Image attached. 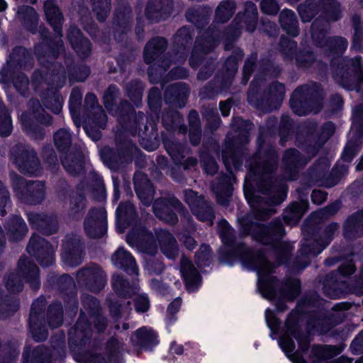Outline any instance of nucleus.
Wrapping results in <instances>:
<instances>
[{"instance_id": "obj_18", "label": "nucleus", "mask_w": 363, "mask_h": 363, "mask_svg": "<svg viewBox=\"0 0 363 363\" xmlns=\"http://www.w3.org/2000/svg\"><path fill=\"white\" fill-rule=\"evenodd\" d=\"M257 9L255 4L251 1H247L245 5V12L242 16L238 15L235 19L234 22L238 25L230 33V35L234 38L239 36L240 33V28L243 24L246 26V29L249 32H253L255 30L257 25Z\"/></svg>"}, {"instance_id": "obj_34", "label": "nucleus", "mask_w": 363, "mask_h": 363, "mask_svg": "<svg viewBox=\"0 0 363 363\" xmlns=\"http://www.w3.org/2000/svg\"><path fill=\"white\" fill-rule=\"evenodd\" d=\"M167 42L163 38H155L146 45L144 50L145 61L147 64L153 62L166 48Z\"/></svg>"}, {"instance_id": "obj_12", "label": "nucleus", "mask_w": 363, "mask_h": 363, "mask_svg": "<svg viewBox=\"0 0 363 363\" xmlns=\"http://www.w3.org/2000/svg\"><path fill=\"white\" fill-rule=\"evenodd\" d=\"M184 199L199 220L208 222L209 225L213 224L214 215L211 203L199 197L195 191L190 189L184 191Z\"/></svg>"}, {"instance_id": "obj_52", "label": "nucleus", "mask_w": 363, "mask_h": 363, "mask_svg": "<svg viewBox=\"0 0 363 363\" xmlns=\"http://www.w3.org/2000/svg\"><path fill=\"white\" fill-rule=\"evenodd\" d=\"M243 53L241 50H238L235 52V55L229 57L225 63L226 74L229 76L234 75L238 70V61L242 58Z\"/></svg>"}, {"instance_id": "obj_29", "label": "nucleus", "mask_w": 363, "mask_h": 363, "mask_svg": "<svg viewBox=\"0 0 363 363\" xmlns=\"http://www.w3.org/2000/svg\"><path fill=\"white\" fill-rule=\"evenodd\" d=\"M157 235L162 252L169 259L177 257L179 249L174 236L164 230H160Z\"/></svg>"}, {"instance_id": "obj_4", "label": "nucleus", "mask_w": 363, "mask_h": 363, "mask_svg": "<svg viewBox=\"0 0 363 363\" xmlns=\"http://www.w3.org/2000/svg\"><path fill=\"white\" fill-rule=\"evenodd\" d=\"M66 76L64 72L56 74L46 75L45 81H40L35 86V91L40 96L43 104L47 108L55 113H59L62 108L63 99L56 91L65 83Z\"/></svg>"}, {"instance_id": "obj_47", "label": "nucleus", "mask_w": 363, "mask_h": 363, "mask_svg": "<svg viewBox=\"0 0 363 363\" xmlns=\"http://www.w3.org/2000/svg\"><path fill=\"white\" fill-rule=\"evenodd\" d=\"M48 323L51 328H57L62 323V307L60 303H55L49 307Z\"/></svg>"}, {"instance_id": "obj_49", "label": "nucleus", "mask_w": 363, "mask_h": 363, "mask_svg": "<svg viewBox=\"0 0 363 363\" xmlns=\"http://www.w3.org/2000/svg\"><path fill=\"white\" fill-rule=\"evenodd\" d=\"M112 286L116 293L120 296H130L129 284L120 275H114L112 278Z\"/></svg>"}, {"instance_id": "obj_37", "label": "nucleus", "mask_w": 363, "mask_h": 363, "mask_svg": "<svg viewBox=\"0 0 363 363\" xmlns=\"http://www.w3.org/2000/svg\"><path fill=\"white\" fill-rule=\"evenodd\" d=\"M6 228L11 238L13 240L23 238L28 231L26 224L23 218L17 216H12L9 219Z\"/></svg>"}, {"instance_id": "obj_3", "label": "nucleus", "mask_w": 363, "mask_h": 363, "mask_svg": "<svg viewBox=\"0 0 363 363\" xmlns=\"http://www.w3.org/2000/svg\"><path fill=\"white\" fill-rule=\"evenodd\" d=\"M322 94L315 83L303 85L293 93L290 104L294 113L304 116L309 113H318L322 108Z\"/></svg>"}, {"instance_id": "obj_11", "label": "nucleus", "mask_w": 363, "mask_h": 363, "mask_svg": "<svg viewBox=\"0 0 363 363\" xmlns=\"http://www.w3.org/2000/svg\"><path fill=\"white\" fill-rule=\"evenodd\" d=\"M56 246L51 245L45 240L34 234L27 247L29 255L36 257L39 263L44 267L51 265L55 261Z\"/></svg>"}, {"instance_id": "obj_53", "label": "nucleus", "mask_w": 363, "mask_h": 363, "mask_svg": "<svg viewBox=\"0 0 363 363\" xmlns=\"http://www.w3.org/2000/svg\"><path fill=\"white\" fill-rule=\"evenodd\" d=\"M62 163L66 171L72 174H79L82 169L81 162L74 160L70 155L62 158Z\"/></svg>"}, {"instance_id": "obj_44", "label": "nucleus", "mask_w": 363, "mask_h": 363, "mask_svg": "<svg viewBox=\"0 0 363 363\" xmlns=\"http://www.w3.org/2000/svg\"><path fill=\"white\" fill-rule=\"evenodd\" d=\"M62 41L61 39L58 40L57 42H56V49L55 48H52V49L50 50H49V52L48 53H43V47L44 45H38L35 47V52L37 54V56H38V59L40 62V63L41 65H45L46 62H48V60L46 59L47 57L50 59V60H52V59H55V57H57L59 52L60 50H63V48H62Z\"/></svg>"}, {"instance_id": "obj_1", "label": "nucleus", "mask_w": 363, "mask_h": 363, "mask_svg": "<svg viewBox=\"0 0 363 363\" xmlns=\"http://www.w3.org/2000/svg\"><path fill=\"white\" fill-rule=\"evenodd\" d=\"M258 151L249 162L250 172L245 178L244 193L251 206L252 215L239 219L240 230L245 235L263 245L276 246L277 259L284 263L293 250L289 242H281L284 230L281 221L275 220L270 225L264 226L252 221L265 219L274 211L272 206L281 203L286 196V187L282 182H273L272 172L277 162V155L272 147L262 143L258 138Z\"/></svg>"}, {"instance_id": "obj_54", "label": "nucleus", "mask_w": 363, "mask_h": 363, "mask_svg": "<svg viewBox=\"0 0 363 363\" xmlns=\"http://www.w3.org/2000/svg\"><path fill=\"white\" fill-rule=\"evenodd\" d=\"M220 238L224 244L231 245L233 242L232 229L225 220H221L218 223Z\"/></svg>"}, {"instance_id": "obj_40", "label": "nucleus", "mask_w": 363, "mask_h": 363, "mask_svg": "<svg viewBox=\"0 0 363 363\" xmlns=\"http://www.w3.org/2000/svg\"><path fill=\"white\" fill-rule=\"evenodd\" d=\"M279 21L283 29L285 30L288 34L296 37L299 33V30L297 26V21L294 13L289 9L283 10L279 16Z\"/></svg>"}, {"instance_id": "obj_26", "label": "nucleus", "mask_w": 363, "mask_h": 363, "mask_svg": "<svg viewBox=\"0 0 363 363\" xmlns=\"http://www.w3.org/2000/svg\"><path fill=\"white\" fill-rule=\"evenodd\" d=\"M113 264L117 267L124 269L129 274H138V265L132 255L121 247L112 255Z\"/></svg>"}, {"instance_id": "obj_19", "label": "nucleus", "mask_w": 363, "mask_h": 363, "mask_svg": "<svg viewBox=\"0 0 363 363\" xmlns=\"http://www.w3.org/2000/svg\"><path fill=\"white\" fill-rule=\"evenodd\" d=\"M126 241L129 245H137L143 252L148 255H153L157 251L153 235L145 229L141 230L138 233L134 231L130 232L127 235Z\"/></svg>"}, {"instance_id": "obj_7", "label": "nucleus", "mask_w": 363, "mask_h": 363, "mask_svg": "<svg viewBox=\"0 0 363 363\" xmlns=\"http://www.w3.org/2000/svg\"><path fill=\"white\" fill-rule=\"evenodd\" d=\"M91 336L90 326L86 318L81 315L75 328L69 332V347L74 352L75 359L82 363H106L99 355L91 356L89 361L79 356V350L86 345Z\"/></svg>"}, {"instance_id": "obj_45", "label": "nucleus", "mask_w": 363, "mask_h": 363, "mask_svg": "<svg viewBox=\"0 0 363 363\" xmlns=\"http://www.w3.org/2000/svg\"><path fill=\"white\" fill-rule=\"evenodd\" d=\"M235 11V4L231 0L221 2L216 10V18L220 22L228 21Z\"/></svg>"}, {"instance_id": "obj_46", "label": "nucleus", "mask_w": 363, "mask_h": 363, "mask_svg": "<svg viewBox=\"0 0 363 363\" xmlns=\"http://www.w3.org/2000/svg\"><path fill=\"white\" fill-rule=\"evenodd\" d=\"M54 141L56 147L60 151H65L67 150L72 144L71 135L67 129L62 128L55 133Z\"/></svg>"}, {"instance_id": "obj_38", "label": "nucleus", "mask_w": 363, "mask_h": 363, "mask_svg": "<svg viewBox=\"0 0 363 363\" xmlns=\"http://www.w3.org/2000/svg\"><path fill=\"white\" fill-rule=\"evenodd\" d=\"M157 337L156 333L151 328L143 327L135 332L132 341L141 347H149L157 343Z\"/></svg>"}, {"instance_id": "obj_14", "label": "nucleus", "mask_w": 363, "mask_h": 363, "mask_svg": "<svg viewBox=\"0 0 363 363\" xmlns=\"http://www.w3.org/2000/svg\"><path fill=\"white\" fill-rule=\"evenodd\" d=\"M77 280L79 284L96 292L104 287L106 279L102 269L99 266L92 264L79 271Z\"/></svg>"}, {"instance_id": "obj_5", "label": "nucleus", "mask_w": 363, "mask_h": 363, "mask_svg": "<svg viewBox=\"0 0 363 363\" xmlns=\"http://www.w3.org/2000/svg\"><path fill=\"white\" fill-rule=\"evenodd\" d=\"M329 22L317 18L311 26V37L315 45L328 55L342 54L347 48V41L342 37L326 38Z\"/></svg>"}, {"instance_id": "obj_39", "label": "nucleus", "mask_w": 363, "mask_h": 363, "mask_svg": "<svg viewBox=\"0 0 363 363\" xmlns=\"http://www.w3.org/2000/svg\"><path fill=\"white\" fill-rule=\"evenodd\" d=\"M85 106L94 111V122L99 127L104 128L107 117L101 107L97 106L96 97L93 94H88L85 98Z\"/></svg>"}, {"instance_id": "obj_41", "label": "nucleus", "mask_w": 363, "mask_h": 363, "mask_svg": "<svg viewBox=\"0 0 363 363\" xmlns=\"http://www.w3.org/2000/svg\"><path fill=\"white\" fill-rule=\"evenodd\" d=\"M363 233V211L357 213L347 219L345 224V236L347 238L353 234Z\"/></svg>"}, {"instance_id": "obj_28", "label": "nucleus", "mask_w": 363, "mask_h": 363, "mask_svg": "<svg viewBox=\"0 0 363 363\" xmlns=\"http://www.w3.org/2000/svg\"><path fill=\"white\" fill-rule=\"evenodd\" d=\"M18 273L30 283L32 288L36 289L40 286L39 270L38 267L27 258L20 259L18 262Z\"/></svg>"}, {"instance_id": "obj_30", "label": "nucleus", "mask_w": 363, "mask_h": 363, "mask_svg": "<svg viewBox=\"0 0 363 363\" xmlns=\"http://www.w3.org/2000/svg\"><path fill=\"white\" fill-rule=\"evenodd\" d=\"M67 38L72 48L80 57H85L89 55L91 51L90 43L82 36L78 28L71 27L67 33Z\"/></svg>"}, {"instance_id": "obj_48", "label": "nucleus", "mask_w": 363, "mask_h": 363, "mask_svg": "<svg viewBox=\"0 0 363 363\" xmlns=\"http://www.w3.org/2000/svg\"><path fill=\"white\" fill-rule=\"evenodd\" d=\"M12 130L11 118L4 105L0 101V135L8 136Z\"/></svg>"}, {"instance_id": "obj_35", "label": "nucleus", "mask_w": 363, "mask_h": 363, "mask_svg": "<svg viewBox=\"0 0 363 363\" xmlns=\"http://www.w3.org/2000/svg\"><path fill=\"white\" fill-rule=\"evenodd\" d=\"M45 14L50 24L53 28L55 32L60 37L62 36L61 26L62 16L59 9L55 6L52 0H47L44 5Z\"/></svg>"}, {"instance_id": "obj_33", "label": "nucleus", "mask_w": 363, "mask_h": 363, "mask_svg": "<svg viewBox=\"0 0 363 363\" xmlns=\"http://www.w3.org/2000/svg\"><path fill=\"white\" fill-rule=\"evenodd\" d=\"M216 40L212 37H208L204 41L200 38H197L189 60L191 66L196 67L201 60L203 54L211 50L216 45Z\"/></svg>"}, {"instance_id": "obj_62", "label": "nucleus", "mask_w": 363, "mask_h": 363, "mask_svg": "<svg viewBox=\"0 0 363 363\" xmlns=\"http://www.w3.org/2000/svg\"><path fill=\"white\" fill-rule=\"evenodd\" d=\"M265 320L267 324L272 331L271 336L274 338L273 334H277L278 328L279 327V321L277 318L274 315L273 311L269 308L265 311Z\"/></svg>"}, {"instance_id": "obj_43", "label": "nucleus", "mask_w": 363, "mask_h": 363, "mask_svg": "<svg viewBox=\"0 0 363 363\" xmlns=\"http://www.w3.org/2000/svg\"><path fill=\"white\" fill-rule=\"evenodd\" d=\"M85 208L84 196L81 194H74L70 199L69 214L73 218L80 217L83 215Z\"/></svg>"}, {"instance_id": "obj_17", "label": "nucleus", "mask_w": 363, "mask_h": 363, "mask_svg": "<svg viewBox=\"0 0 363 363\" xmlns=\"http://www.w3.org/2000/svg\"><path fill=\"white\" fill-rule=\"evenodd\" d=\"M62 262L67 267H76L82 262V246L76 236H69L62 245Z\"/></svg>"}, {"instance_id": "obj_24", "label": "nucleus", "mask_w": 363, "mask_h": 363, "mask_svg": "<svg viewBox=\"0 0 363 363\" xmlns=\"http://www.w3.org/2000/svg\"><path fill=\"white\" fill-rule=\"evenodd\" d=\"M57 354L59 355V358H62L65 356L64 348L61 347L50 352L44 346H39L33 351L30 356L26 351L23 357L26 363H51L52 359L57 357Z\"/></svg>"}, {"instance_id": "obj_60", "label": "nucleus", "mask_w": 363, "mask_h": 363, "mask_svg": "<svg viewBox=\"0 0 363 363\" xmlns=\"http://www.w3.org/2000/svg\"><path fill=\"white\" fill-rule=\"evenodd\" d=\"M118 89L116 86H110L106 91L104 96V101L105 107L108 111L113 110V106L115 104L116 97L118 96Z\"/></svg>"}, {"instance_id": "obj_15", "label": "nucleus", "mask_w": 363, "mask_h": 363, "mask_svg": "<svg viewBox=\"0 0 363 363\" xmlns=\"http://www.w3.org/2000/svg\"><path fill=\"white\" fill-rule=\"evenodd\" d=\"M14 161L20 172L23 174L37 175L40 171L36 154L30 147L19 146L17 154L14 155Z\"/></svg>"}, {"instance_id": "obj_57", "label": "nucleus", "mask_w": 363, "mask_h": 363, "mask_svg": "<svg viewBox=\"0 0 363 363\" xmlns=\"http://www.w3.org/2000/svg\"><path fill=\"white\" fill-rule=\"evenodd\" d=\"M313 0H307L306 3L298 6V11L301 18L303 22L311 20L314 16V11L316 6L313 5Z\"/></svg>"}, {"instance_id": "obj_56", "label": "nucleus", "mask_w": 363, "mask_h": 363, "mask_svg": "<svg viewBox=\"0 0 363 363\" xmlns=\"http://www.w3.org/2000/svg\"><path fill=\"white\" fill-rule=\"evenodd\" d=\"M118 218L128 220L135 215V208L133 205L130 203H122L116 209Z\"/></svg>"}, {"instance_id": "obj_16", "label": "nucleus", "mask_w": 363, "mask_h": 363, "mask_svg": "<svg viewBox=\"0 0 363 363\" xmlns=\"http://www.w3.org/2000/svg\"><path fill=\"white\" fill-rule=\"evenodd\" d=\"M107 228L106 212L104 208L93 209L89 211L84 221V229L90 238L103 236Z\"/></svg>"}, {"instance_id": "obj_55", "label": "nucleus", "mask_w": 363, "mask_h": 363, "mask_svg": "<svg viewBox=\"0 0 363 363\" xmlns=\"http://www.w3.org/2000/svg\"><path fill=\"white\" fill-rule=\"evenodd\" d=\"M18 17L24 21L25 22H30L31 23H36L38 20V14L30 6H22L17 12Z\"/></svg>"}, {"instance_id": "obj_51", "label": "nucleus", "mask_w": 363, "mask_h": 363, "mask_svg": "<svg viewBox=\"0 0 363 363\" xmlns=\"http://www.w3.org/2000/svg\"><path fill=\"white\" fill-rule=\"evenodd\" d=\"M33 108V116L40 123L50 124L51 123V117L45 113L38 101H32L30 104Z\"/></svg>"}, {"instance_id": "obj_20", "label": "nucleus", "mask_w": 363, "mask_h": 363, "mask_svg": "<svg viewBox=\"0 0 363 363\" xmlns=\"http://www.w3.org/2000/svg\"><path fill=\"white\" fill-rule=\"evenodd\" d=\"M27 216L29 223L33 227L45 234L50 235L57 230V221L54 216H48L44 213L30 212L28 213Z\"/></svg>"}, {"instance_id": "obj_42", "label": "nucleus", "mask_w": 363, "mask_h": 363, "mask_svg": "<svg viewBox=\"0 0 363 363\" xmlns=\"http://www.w3.org/2000/svg\"><path fill=\"white\" fill-rule=\"evenodd\" d=\"M317 6L331 21H337L341 17L340 6L335 0H320Z\"/></svg>"}, {"instance_id": "obj_32", "label": "nucleus", "mask_w": 363, "mask_h": 363, "mask_svg": "<svg viewBox=\"0 0 363 363\" xmlns=\"http://www.w3.org/2000/svg\"><path fill=\"white\" fill-rule=\"evenodd\" d=\"M308 205L306 200L292 203L283 213L285 223L290 225L297 224L306 211Z\"/></svg>"}, {"instance_id": "obj_13", "label": "nucleus", "mask_w": 363, "mask_h": 363, "mask_svg": "<svg viewBox=\"0 0 363 363\" xmlns=\"http://www.w3.org/2000/svg\"><path fill=\"white\" fill-rule=\"evenodd\" d=\"M152 208L158 218L171 225H174L178 220L176 214L172 211L173 209L184 216L181 202L175 198L157 199Z\"/></svg>"}, {"instance_id": "obj_6", "label": "nucleus", "mask_w": 363, "mask_h": 363, "mask_svg": "<svg viewBox=\"0 0 363 363\" xmlns=\"http://www.w3.org/2000/svg\"><path fill=\"white\" fill-rule=\"evenodd\" d=\"M292 337H294L298 341L301 350L306 351L308 349L310 342L309 336L300 333L298 331L296 318L294 315L291 314L285 323L284 333L279 339V345L294 363H306L302 357L296 354H291L295 349Z\"/></svg>"}, {"instance_id": "obj_27", "label": "nucleus", "mask_w": 363, "mask_h": 363, "mask_svg": "<svg viewBox=\"0 0 363 363\" xmlns=\"http://www.w3.org/2000/svg\"><path fill=\"white\" fill-rule=\"evenodd\" d=\"M283 162L284 168L289 172L284 176V179L285 180H292L295 177L296 167L299 165H305L308 160L301 157L297 150L291 149L286 151Z\"/></svg>"}, {"instance_id": "obj_64", "label": "nucleus", "mask_w": 363, "mask_h": 363, "mask_svg": "<svg viewBox=\"0 0 363 363\" xmlns=\"http://www.w3.org/2000/svg\"><path fill=\"white\" fill-rule=\"evenodd\" d=\"M281 48L285 57L290 59L292 57L296 48V43L291 40L283 38L280 43Z\"/></svg>"}, {"instance_id": "obj_22", "label": "nucleus", "mask_w": 363, "mask_h": 363, "mask_svg": "<svg viewBox=\"0 0 363 363\" xmlns=\"http://www.w3.org/2000/svg\"><path fill=\"white\" fill-rule=\"evenodd\" d=\"M134 184L139 199L145 206L150 205L155 194L150 180L143 173L138 172L134 176Z\"/></svg>"}, {"instance_id": "obj_59", "label": "nucleus", "mask_w": 363, "mask_h": 363, "mask_svg": "<svg viewBox=\"0 0 363 363\" xmlns=\"http://www.w3.org/2000/svg\"><path fill=\"white\" fill-rule=\"evenodd\" d=\"M285 94V88L282 84L274 82L269 87V96L272 101L276 103H281L284 99Z\"/></svg>"}, {"instance_id": "obj_21", "label": "nucleus", "mask_w": 363, "mask_h": 363, "mask_svg": "<svg viewBox=\"0 0 363 363\" xmlns=\"http://www.w3.org/2000/svg\"><path fill=\"white\" fill-rule=\"evenodd\" d=\"M164 145L177 164L183 165L184 169H189L195 166L197 163L196 159L194 157L187 158L184 161L182 160L188 151L181 144L164 140Z\"/></svg>"}, {"instance_id": "obj_31", "label": "nucleus", "mask_w": 363, "mask_h": 363, "mask_svg": "<svg viewBox=\"0 0 363 363\" xmlns=\"http://www.w3.org/2000/svg\"><path fill=\"white\" fill-rule=\"evenodd\" d=\"M189 91L182 83L171 84L165 91L164 99L167 103H173L179 107L184 106Z\"/></svg>"}, {"instance_id": "obj_61", "label": "nucleus", "mask_w": 363, "mask_h": 363, "mask_svg": "<svg viewBox=\"0 0 363 363\" xmlns=\"http://www.w3.org/2000/svg\"><path fill=\"white\" fill-rule=\"evenodd\" d=\"M315 60V56L308 51H301L296 56V61L299 67H309Z\"/></svg>"}, {"instance_id": "obj_36", "label": "nucleus", "mask_w": 363, "mask_h": 363, "mask_svg": "<svg viewBox=\"0 0 363 363\" xmlns=\"http://www.w3.org/2000/svg\"><path fill=\"white\" fill-rule=\"evenodd\" d=\"M232 179L231 176H225L219 184L213 186L217 201L221 205H226L232 195Z\"/></svg>"}, {"instance_id": "obj_25", "label": "nucleus", "mask_w": 363, "mask_h": 363, "mask_svg": "<svg viewBox=\"0 0 363 363\" xmlns=\"http://www.w3.org/2000/svg\"><path fill=\"white\" fill-rule=\"evenodd\" d=\"M45 307V302L43 299L36 300L32 305L29 325L30 330L35 341H43L48 337V331L42 329L37 325L38 315L40 311Z\"/></svg>"}, {"instance_id": "obj_23", "label": "nucleus", "mask_w": 363, "mask_h": 363, "mask_svg": "<svg viewBox=\"0 0 363 363\" xmlns=\"http://www.w3.org/2000/svg\"><path fill=\"white\" fill-rule=\"evenodd\" d=\"M181 273L189 292L195 291L201 285V279L191 262L183 257L181 260Z\"/></svg>"}, {"instance_id": "obj_58", "label": "nucleus", "mask_w": 363, "mask_h": 363, "mask_svg": "<svg viewBox=\"0 0 363 363\" xmlns=\"http://www.w3.org/2000/svg\"><path fill=\"white\" fill-rule=\"evenodd\" d=\"M211 258L210 247L207 245H202L196 254V262L199 267L208 265Z\"/></svg>"}, {"instance_id": "obj_10", "label": "nucleus", "mask_w": 363, "mask_h": 363, "mask_svg": "<svg viewBox=\"0 0 363 363\" xmlns=\"http://www.w3.org/2000/svg\"><path fill=\"white\" fill-rule=\"evenodd\" d=\"M13 188L20 199L31 204L40 203L45 197V185L38 181L26 182L21 176L11 174Z\"/></svg>"}, {"instance_id": "obj_2", "label": "nucleus", "mask_w": 363, "mask_h": 363, "mask_svg": "<svg viewBox=\"0 0 363 363\" xmlns=\"http://www.w3.org/2000/svg\"><path fill=\"white\" fill-rule=\"evenodd\" d=\"M240 255L245 264L250 269L256 270L258 276V289L262 296L267 300L277 298L278 301H292L298 295L300 291V281L296 279H290L284 284L270 275L274 265L269 263L262 254L252 255L250 250L240 247Z\"/></svg>"}, {"instance_id": "obj_63", "label": "nucleus", "mask_w": 363, "mask_h": 363, "mask_svg": "<svg viewBox=\"0 0 363 363\" xmlns=\"http://www.w3.org/2000/svg\"><path fill=\"white\" fill-rule=\"evenodd\" d=\"M6 286L9 291L16 293L22 290L23 285L17 274H11L6 281Z\"/></svg>"}, {"instance_id": "obj_8", "label": "nucleus", "mask_w": 363, "mask_h": 363, "mask_svg": "<svg viewBox=\"0 0 363 363\" xmlns=\"http://www.w3.org/2000/svg\"><path fill=\"white\" fill-rule=\"evenodd\" d=\"M333 77L337 83L347 89L354 84L363 82V68L360 57L344 59L335 68Z\"/></svg>"}, {"instance_id": "obj_50", "label": "nucleus", "mask_w": 363, "mask_h": 363, "mask_svg": "<svg viewBox=\"0 0 363 363\" xmlns=\"http://www.w3.org/2000/svg\"><path fill=\"white\" fill-rule=\"evenodd\" d=\"M93 10L99 21H104L110 11V0H92Z\"/></svg>"}, {"instance_id": "obj_9", "label": "nucleus", "mask_w": 363, "mask_h": 363, "mask_svg": "<svg viewBox=\"0 0 363 363\" xmlns=\"http://www.w3.org/2000/svg\"><path fill=\"white\" fill-rule=\"evenodd\" d=\"M337 224L329 225L323 233V237L320 240H315L313 246L308 241L302 244L300 255L296 259V267L303 269L309 264L310 259L320 254L332 240L335 233L337 230Z\"/></svg>"}]
</instances>
